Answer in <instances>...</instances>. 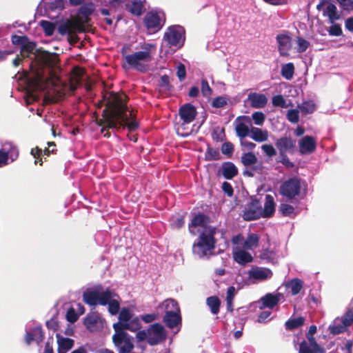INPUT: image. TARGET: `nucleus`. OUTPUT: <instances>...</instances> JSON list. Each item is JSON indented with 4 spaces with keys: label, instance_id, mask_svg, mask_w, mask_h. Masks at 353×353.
I'll use <instances>...</instances> for the list:
<instances>
[{
    "label": "nucleus",
    "instance_id": "6",
    "mask_svg": "<svg viewBox=\"0 0 353 353\" xmlns=\"http://www.w3.org/2000/svg\"><path fill=\"white\" fill-rule=\"evenodd\" d=\"M83 30V23L77 17L63 19L57 24L58 32L61 35H67L70 43H75L77 41L76 33Z\"/></svg>",
    "mask_w": 353,
    "mask_h": 353
},
{
    "label": "nucleus",
    "instance_id": "54",
    "mask_svg": "<svg viewBox=\"0 0 353 353\" xmlns=\"http://www.w3.org/2000/svg\"><path fill=\"white\" fill-rule=\"evenodd\" d=\"M332 25L331 26V27L330 28L328 32H329V34L331 36H340L342 34V30H341V28L340 26V25L339 24H336V23H332Z\"/></svg>",
    "mask_w": 353,
    "mask_h": 353
},
{
    "label": "nucleus",
    "instance_id": "33",
    "mask_svg": "<svg viewBox=\"0 0 353 353\" xmlns=\"http://www.w3.org/2000/svg\"><path fill=\"white\" fill-rule=\"evenodd\" d=\"M275 211V203L274 197L270 194L265 196V201L264 203V208H262L263 217H270L273 215Z\"/></svg>",
    "mask_w": 353,
    "mask_h": 353
},
{
    "label": "nucleus",
    "instance_id": "49",
    "mask_svg": "<svg viewBox=\"0 0 353 353\" xmlns=\"http://www.w3.org/2000/svg\"><path fill=\"white\" fill-rule=\"evenodd\" d=\"M286 117L290 122L297 123L299 121V111L296 109L289 110Z\"/></svg>",
    "mask_w": 353,
    "mask_h": 353
},
{
    "label": "nucleus",
    "instance_id": "3",
    "mask_svg": "<svg viewBox=\"0 0 353 353\" xmlns=\"http://www.w3.org/2000/svg\"><path fill=\"white\" fill-rule=\"evenodd\" d=\"M153 48L154 46L152 44H145L143 47V50L126 55L125 61L130 68L137 71L145 72L152 60V48Z\"/></svg>",
    "mask_w": 353,
    "mask_h": 353
},
{
    "label": "nucleus",
    "instance_id": "9",
    "mask_svg": "<svg viewBox=\"0 0 353 353\" xmlns=\"http://www.w3.org/2000/svg\"><path fill=\"white\" fill-rule=\"evenodd\" d=\"M164 41L171 46L181 48L185 41V30L180 26H172L164 34Z\"/></svg>",
    "mask_w": 353,
    "mask_h": 353
},
{
    "label": "nucleus",
    "instance_id": "63",
    "mask_svg": "<svg viewBox=\"0 0 353 353\" xmlns=\"http://www.w3.org/2000/svg\"><path fill=\"white\" fill-rule=\"evenodd\" d=\"M122 1L123 0H102V3L113 8L119 5Z\"/></svg>",
    "mask_w": 353,
    "mask_h": 353
},
{
    "label": "nucleus",
    "instance_id": "64",
    "mask_svg": "<svg viewBox=\"0 0 353 353\" xmlns=\"http://www.w3.org/2000/svg\"><path fill=\"white\" fill-rule=\"evenodd\" d=\"M271 314H272V312L270 310H266V311L262 312L259 316L258 322L262 323V322L265 321L270 317Z\"/></svg>",
    "mask_w": 353,
    "mask_h": 353
},
{
    "label": "nucleus",
    "instance_id": "48",
    "mask_svg": "<svg viewBox=\"0 0 353 353\" xmlns=\"http://www.w3.org/2000/svg\"><path fill=\"white\" fill-rule=\"evenodd\" d=\"M272 104L274 106L281 107L283 108H287L290 106V104H288L282 95H276L272 98Z\"/></svg>",
    "mask_w": 353,
    "mask_h": 353
},
{
    "label": "nucleus",
    "instance_id": "12",
    "mask_svg": "<svg viewBox=\"0 0 353 353\" xmlns=\"http://www.w3.org/2000/svg\"><path fill=\"white\" fill-rule=\"evenodd\" d=\"M353 323V312L347 310L345 314L340 318H336L333 323L329 326L330 332L334 334H339L345 331L347 327Z\"/></svg>",
    "mask_w": 353,
    "mask_h": 353
},
{
    "label": "nucleus",
    "instance_id": "5",
    "mask_svg": "<svg viewBox=\"0 0 353 353\" xmlns=\"http://www.w3.org/2000/svg\"><path fill=\"white\" fill-rule=\"evenodd\" d=\"M158 310L165 313L163 320L169 327H174L181 323L180 309L174 299H166L159 305Z\"/></svg>",
    "mask_w": 353,
    "mask_h": 353
},
{
    "label": "nucleus",
    "instance_id": "2",
    "mask_svg": "<svg viewBox=\"0 0 353 353\" xmlns=\"http://www.w3.org/2000/svg\"><path fill=\"white\" fill-rule=\"evenodd\" d=\"M124 94L110 95L108 102L109 113L105 117V125L109 128L117 130L128 127L130 132H133L137 128L138 123L133 119L132 112L128 110Z\"/></svg>",
    "mask_w": 353,
    "mask_h": 353
},
{
    "label": "nucleus",
    "instance_id": "14",
    "mask_svg": "<svg viewBox=\"0 0 353 353\" xmlns=\"http://www.w3.org/2000/svg\"><path fill=\"white\" fill-rule=\"evenodd\" d=\"M262 216V207L257 199H252L245 206L243 218L246 221L257 219Z\"/></svg>",
    "mask_w": 353,
    "mask_h": 353
},
{
    "label": "nucleus",
    "instance_id": "62",
    "mask_svg": "<svg viewBox=\"0 0 353 353\" xmlns=\"http://www.w3.org/2000/svg\"><path fill=\"white\" fill-rule=\"evenodd\" d=\"M225 104L226 100L223 97H217L212 102V105L215 108H221Z\"/></svg>",
    "mask_w": 353,
    "mask_h": 353
},
{
    "label": "nucleus",
    "instance_id": "60",
    "mask_svg": "<svg viewBox=\"0 0 353 353\" xmlns=\"http://www.w3.org/2000/svg\"><path fill=\"white\" fill-rule=\"evenodd\" d=\"M219 152L213 148H208L207 151V157L209 160H216L219 158Z\"/></svg>",
    "mask_w": 353,
    "mask_h": 353
},
{
    "label": "nucleus",
    "instance_id": "11",
    "mask_svg": "<svg viewBox=\"0 0 353 353\" xmlns=\"http://www.w3.org/2000/svg\"><path fill=\"white\" fill-rule=\"evenodd\" d=\"M108 290L103 291L101 288L94 290H87L83 294V301L91 306H94L97 304L105 305V297L108 296Z\"/></svg>",
    "mask_w": 353,
    "mask_h": 353
},
{
    "label": "nucleus",
    "instance_id": "10",
    "mask_svg": "<svg viewBox=\"0 0 353 353\" xmlns=\"http://www.w3.org/2000/svg\"><path fill=\"white\" fill-rule=\"evenodd\" d=\"M115 332L112 340L119 353H130L134 348L133 339L123 330Z\"/></svg>",
    "mask_w": 353,
    "mask_h": 353
},
{
    "label": "nucleus",
    "instance_id": "24",
    "mask_svg": "<svg viewBox=\"0 0 353 353\" xmlns=\"http://www.w3.org/2000/svg\"><path fill=\"white\" fill-rule=\"evenodd\" d=\"M276 146L279 151V154L283 155L293 150L295 141L291 137H283L277 139Z\"/></svg>",
    "mask_w": 353,
    "mask_h": 353
},
{
    "label": "nucleus",
    "instance_id": "57",
    "mask_svg": "<svg viewBox=\"0 0 353 353\" xmlns=\"http://www.w3.org/2000/svg\"><path fill=\"white\" fill-rule=\"evenodd\" d=\"M177 77L179 79L182 81L185 79L186 76V70L185 65L182 63H179L177 66V72H176Z\"/></svg>",
    "mask_w": 353,
    "mask_h": 353
},
{
    "label": "nucleus",
    "instance_id": "56",
    "mask_svg": "<svg viewBox=\"0 0 353 353\" xmlns=\"http://www.w3.org/2000/svg\"><path fill=\"white\" fill-rule=\"evenodd\" d=\"M201 92L205 97H208L212 94V89L205 79L201 80Z\"/></svg>",
    "mask_w": 353,
    "mask_h": 353
},
{
    "label": "nucleus",
    "instance_id": "37",
    "mask_svg": "<svg viewBox=\"0 0 353 353\" xmlns=\"http://www.w3.org/2000/svg\"><path fill=\"white\" fill-rule=\"evenodd\" d=\"M57 340L59 346L58 348L62 349L65 351H69L72 349L74 343L73 339L63 337L59 334H57Z\"/></svg>",
    "mask_w": 353,
    "mask_h": 353
},
{
    "label": "nucleus",
    "instance_id": "26",
    "mask_svg": "<svg viewBox=\"0 0 353 353\" xmlns=\"http://www.w3.org/2000/svg\"><path fill=\"white\" fill-rule=\"evenodd\" d=\"M281 297L282 294L280 293H268L261 298L259 303H261V305L259 306V307L261 309H263L265 307L272 309L275 305L278 304Z\"/></svg>",
    "mask_w": 353,
    "mask_h": 353
},
{
    "label": "nucleus",
    "instance_id": "36",
    "mask_svg": "<svg viewBox=\"0 0 353 353\" xmlns=\"http://www.w3.org/2000/svg\"><path fill=\"white\" fill-rule=\"evenodd\" d=\"M238 173L236 167L230 162L225 163L222 165V174L228 179H232Z\"/></svg>",
    "mask_w": 353,
    "mask_h": 353
},
{
    "label": "nucleus",
    "instance_id": "51",
    "mask_svg": "<svg viewBox=\"0 0 353 353\" xmlns=\"http://www.w3.org/2000/svg\"><path fill=\"white\" fill-rule=\"evenodd\" d=\"M261 150L268 157H272L276 154V149L271 144L262 145Z\"/></svg>",
    "mask_w": 353,
    "mask_h": 353
},
{
    "label": "nucleus",
    "instance_id": "29",
    "mask_svg": "<svg viewBox=\"0 0 353 353\" xmlns=\"http://www.w3.org/2000/svg\"><path fill=\"white\" fill-rule=\"evenodd\" d=\"M108 296L105 297V305H108L109 312L112 315H115L118 313L120 307V303L119 300V298L116 294H114L112 291L108 290Z\"/></svg>",
    "mask_w": 353,
    "mask_h": 353
},
{
    "label": "nucleus",
    "instance_id": "20",
    "mask_svg": "<svg viewBox=\"0 0 353 353\" xmlns=\"http://www.w3.org/2000/svg\"><path fill=\"white\" fill-rule=\"evenodd\" d=\"M307 341L299 345V353H325V350L319 345L313 336H307Z\"/></svg>",
    "mask_w": 353,
    "mask_h": 353
},
{
    "label": "nucleus",
    "instance_id": "8",
    "mask_svg": "<svg viewBox=\"0 0 353 353\" xmlns=\"http://www.w3.org/2000/svg\"><path fill=\"white\" fill-rule=\"evenodd\" d=\"M18 148L12 142H5L0 147V168L6 166L17 159Z\"/></svg>",
    "mask_w": 353,
    "mask_h": 353
},
{
    "label": "nucleus",
    "instance_id": "34",
    "mask_svg": "<svg viewBox=\"0 0 353 353\" xmlns=\"http://www.w3.org/2000/svg\"><path fill=\"white\" fill-rule=\"evenodd\" d=\"M43 335L40 327H36L31 331H27L26 335V342L30 345L32 341L39 343L43 340Z\"/></svg>",
    "mask_w": 353,
    "mask_h": 353
},
{
    "label": "nucleus",
    "instance_id": "25",
    "mask_svg": "<svg viewBox=\"0 0 353 353\" xmlns=\"http://www.w3.org/2000/svg\"><path fill=\"white\" fill-rule=\"evenodd\" d=\"M249 277L256 281H264L271 278L272 271L266 268L255 267L249 271Z\"/></svg>",
    "mask_w": 353,
    "mask_h": 353
},
{
    "label": "nucleus",
    "instance_id": "18",
    "mask_svg": "<svg viewBox=\"0 0 353 353\" xmlns=\"http://www.w3.org/2000/svg\"><path fill=\"white\" fill-rule=\"evenodd\" d=\"M207 228H213L207 225V217L201 214L196 215L189 224V231L194 235H196L197 233L201 234Z\"/></svg>",
    "mask_w": 353,
    "mask_h": 353
},
{
    "label": "nucleus",
    "instance_id": "47",
    "mask_svg": "<svg viewBox=\"0 0 353 353\" xmlns=\"http://www.w3.org/2000/svg\"><path fill=\"white\" fill-rule=\"evenodd\" d=\"M296 43L297 44V52H305L310 45L308 41L299 37L296 38Z\"/></svg>",
    "mask_w": 353,
    "mask_h": 353
},
{
    "label": "nucleus",
    "instance_id": "50",
    "mask_svg": "<svg viewBox=\"0 0 353 353\" xmlns=\"http://www.w3.org/2000/svg\"><path fill=\"white\" fill-rule=\"evenodd\" d=\"M40 25L45 31L46 35L50 36L53 34L55 26L52 22L48 21H41L40 22Z\"/></svg>",
    "mask_w": 353,
    "mask_h": 353
},
{
    "label": "nucleus",
    "instance_id": "52",
    "mask_svg": "<svg viewBox=\"0 0 353 353\" xmlns=\"http://www.w3.org/2000/svg\"><path fill=\"white\" fill-rule=\"evenodd\" d=\"M252 118L254 121V124L257 125H262L265 121V115L261 112H254L252 115Z\"/></svg>",
    "mask_w": 353,
    "mask_h": 353
},
{
    "label": "nucleus",
    "instance_id": "30",
    "mask_svg": "<svg viewBox=\"0 0 353 353\" xmlns=\"http://www.w3.org/2000/svg\"><path fill=\"white\" fill-rule=\"evenodd\" d=\"M243 247L238 245V246L234 250L233 255L234 260L240 263L244 264L246 263L251 262L252 261V255Z\"/></svg>",
    "mask_w": 353,
    "mask_h": 353
},
{
    "label": "nucleus",
    "instance_id": "42",
    "mask_svg": "<svg viewBox=\"0 0 353 353\" xmlns=\"http://www.w3.org/2000/svg\"><path fill=\"white\" fill-rule=\"evenodd\" d=\"M294 72V67L292 63H288L282 66L281 74L288 80H290L293 77Z\"/></svg>",
    "mask_w": 353,
    "mask_h": 353
},
{
    "label": "nucleus",
    "instance_id": "41",
    "mask_svg": "<svg viewBox=\"0 0 353 353\" xmlns=\"http://www.w3.org/2000/svg\"><path fill=\"white\" fill-rule=\"evenodd\" d=\"M300 111L304 114H312L316 110V105L312 101H305L298 105Z\"/></svg>",
    "mask_w": 353,
    "mask_h": 353
},
{
    "label": "nucleus",
    "instance_id": "59",
    "mask_svg": "<svg viewBox=\"0 0 353 353\" xmlns=\"http://www.w3.org/2000/svg\"><path fill=\"white\" fill-rule=\"evenodd\" d=\"M233 145L230 142L224 143L221 147V152L224 154H231L233 151Z\"/></svg>",
    "mask_w": 353,
    "mask_h": 353
},
{
    "label": "nucleus",
    "instance_id": "28",
    "mask_svg": "<svg viewBox=\"0 0 353 353\" xmlns=\"http://www.w3.org/2000/svg\"><path fill=\"white\" fill-rule=\"evenodd\" d=\"M196 115V110L194 106L190 103H186L179 109L180 120L192 122L194 120Z\"/></svg>",
    "mask_w": 353,
    "mask_h": 353
},
{
    "label": "nucleus",
    "instance_id": "23",
    "mask_svg": "<svg viewBox=\"0 0 353 353\" xmlns=\"http://www.w3.org/2000/svg\"><path fill=\"white\" fill-rule=\"evenodd\" d=\"M276 41L280 54L283 57L288 56L289 51L292 48V39L290 36L286 33L280 34L277 35Z\"/></svg>",
    "mask_w": 353,
    "mask_h": 353
},
{
    "label": "nucleus",
    "instance_id": "4",
    "mask_svg": "<svg viewBox=\"0 0 353 353\" xmlns=\"http://www.w3.org/2000/svg\"><path fill=\"white\" fill-rule=\"evenodd\" d=\"M215 228H207L205 231L200 234L199 241L193 245L192 250L194 254L203 258L210 255L214 248Z\"/></svg>",
    "mask_w": 353,
    "mask_h": 353
},
{
    "label": "nucleus",
    "instance_id": "45",
    "mask_svg": "<svg viewBox=\"0 0 353 353\" xmlns=\"http://www.w3.org/2000/svg\"><path fill=\"white\" fill-rule=\"evenodd\" d=\"M44 3L47 9L61 10L63 8V0H44Z\"/></svg>",
    "mask_w": 353,
    "mask_h": 353
},
{
    "label": "nucleus",
    "instance_id": "55",
    "mask_svg": "<svg viewBox=\"0 0 353 353\" xmlns=\"http://www.w3.org/2000/svg\"><path fill=\"white\" fill-rule=\"evenodd\" d=\"M79 314L74 308H70L66 314V319L70 323H74L79 319Z\"/></svg>",
    "mask_w": 353,
    "mask_h": 353
},
{
    "label": "nucleus",
    "instance_id": "61",
    "mask_svg": "<svg viewBox=\"0 0 353 353\" xmlns=\"http://www.w3.org/2000/svg\"><path fill=\"white\" fill-rule=\"evenodd\" d=\"M222 190L225 194L228 196H232L233 194V188L232 185L228 182H223L222 184Z\"/></svg>",
    "mask_w": 353,
    "mask_h": 353
},
{
    "label": "nucleus",
    "instance_id": "22",
    "mask_svg": "<svg viewBox=\"0 0 353 353\" xmlns=\"http://www.w3.org/2000/svg\"><path fill=\"white\" fill-rule=\"evenodd\" d=\"M299 146L301 154H310L315 151L316 141L314 137L307 135L299 141Z\"/></svg>",
    "mask_w": 353,
    "mask_h": 353
},
{
    "label": "nucleus",
    "instance_id": "43",
    "mask_svg": "<svg viewBox=\"0 0 353 353\" xmlns=\"http://www.w3.org/2000/svg\"><path fill=\"white\" fill-rule=\"evenodd\" d=\"M207 304L212 314H216L219 311L220 301L216 296H210L207 299Z\"/></svg>",
    "mask_w": 353,
    "mask_h": 353
},
{
    "label": "nucleus",
    "instance_id": "53",
    "mask_svg": "<svg viewBox=\"0 0 353 353\" xmlns=\"http://www.w3.org/2000/svg\"><path fill=\"white\" fill-rule=\"evenodd\" d=\"M280 211L285 216H291L294 214V208L289 204L282 203L280 205Z\"/></svg>",
    "mask_w": 353,
    "mask_h": 353
},
{
    "label": "nucleus",
    "instance_id": "31",
    "mask_svg": "<svg viewBox=\"0 0 353 353\" xmlns=\"http://www.w3.org/2000/svg\"><path fill=\"white\" fill-rule=\"evenodd\" d=\"M176 131L178 135L181 137H188L193 132V125L192 122L179 120L175 125Z\"/></svg>",
    "mask_w": 353,
    "mask_h": 353
},
{
    "label": "nucleus",
    "instance_id": "35",
    "mask_svg": "<svg viewBox=\"0 0 353 353\" xmlns=\"http://www.w3.org/2000/svg\"><path fill=\"white\" fill-rule=\"evenodd\" d=\"M250 136L255 141L263 142L268 139V132L259 128L252 127L250 129Z\"/></svg>",
    "mask_w": 353,
    "mask_h": 353
},
{
    "label": "nucleus",
    "instance_id": "21",
    "mask_svg": "<svg viewBox=\"0 0 353 353\" xmlns=\"http://www.w3.org/2000/svg\"><path fill=\"white\" fill-rule=\"evenodd\" d=\"M259 236L256 234H250L246 239L241 236L233 238V243L237 244L245 250H253L259 245Z\"/></svg>",
    "mask_w": 353,
    "mask_h": 353
},
{
    "label": "nucleus",
    "instance_id": "19",
    "mask_svg": "<svg viewBox=\"0 0 353 353\" xmlns=\"http://www.w3.org/2000/svg\"><path fill=\"white\" fill-rule=\"evenodd\" d=\"M251 119L248 116L239 117L234 121L236 135L240 138H244L250 134V125Z\"/></svg>",
    "mask_w": 353,
    "mask_h": 353
},
{
    "label": "nucleus",
    "instance_id": "38",
    "mask_svg": "<svg viewBox=\"0 0 353 353\" xmlns=\"http://www.w3.org/2000/svg\"><path fill=\"white\" fill-rule=\"evenodd\" d=\"M288 289L290 290L292 295L298 294L303 288V283L300 279H295L288 281L286 283Z\"/></svg>",
    "mask_w": 353,
    "mask_h": 353
},
{
    "label": "nucleus",
    "instance_id": "27",
    "mask_svg": "<svg viewBox=\"0 0 353 353\" xmlns=\"http://www.w3.org/2000/svg\"><path fill=\"white\" fill-rule=\"evenodd\" d=\"M84 325L90 331L95 332L103 327V321L98 314H91L84 320Z\"/></svg>",
    "mask_w": 353,
    "mask_h": 353
},
{
    "label": "nucleus",
    "instance_id": "7",
    "mask_svg": "<svg viewBox=\"0 0 353 353\" xmlns=\"http://www.w3.org/2000/svg\"><path fill=\"white\" fill-rule=\"evenodd\" d=\"M119 319V321L113 325L115 331L125 329L134 332L141 327L139 319L134 316L132 311L129 308L123 307L121 309Z\"/></svg>",
    "mask_w": 353,
    "mask_h": 353
},
{
    "label": "nucleus",
    "instance_id": "17",
    "mask_svg": "<svg viewBox=\"0 0 353 353\" xmlns=\"http://www.w3.org/2000/svg\"><path fill=\"white\" fill-rule=\"evenodd\" d=\"M148 343L154 345L164 341L166 337V333L164 327L158 323L151 325L148 329Z\"/></svg>",
    "mask_w": 353,
    "mask_h": 353
},
{
    "label": "nucleus",
    "instance_id": "16",
    "mask_svg": "<svg viewBox=\"0 0 353 353\" xmlns=\"http://www.w3.org/2000/svg\"><path fill=\"white\" fill-rule=\"evenodd\" d=\"M317 9L323 10V15L328 17L330 23H334L335 21L340 19L336 6L332 3L330 0H321L317 5Z\"/></svg>",
    "mask_w": 353,
    "mask_h": 353
},
{
    "label": "nucleus",
    "instance_id": "13",
    "mask_svg": "<svg viewBox=\"0 0 353 353\" xmlns=\"http://www.w3.org/2000/svg\"><path fill=\"white\" fill-rule=\"evenodd\" d=\"M301 190L300 180L296 178L290 179L283 182L280 186L279 192L288 199L294 198Z\"/></svg>",
    "mask_w": 353,
    "mask_h": 353
},
{
    "label": "nucleus",
    "instance_id": "58",
    "mask_svg": "<svg viewBox=\"0 0 353 353\" xmlns=\"http://www.w3.org/2000/svg\"><path fill=\"white\" fill-rule=\"evenodd\" d=\"M340 6L347 10L353 9V0H336Z\"/></svg>",
    "mask_w": 353,
    "mask_h": 353
},
{
    "label": "nucleus",
    "instance_id": "32",
    "mask_svg": "<svg viewBox=\"0 0 353 353\" xmlns=\"http://www.w3.org/2000/svg\"><path fill=\"white\" fill-rule=\"evenodd\" d=\"M248 101H250L252 107L255 108H261L266 105L268 99L263 94L253 92L248 95Z\"/></svg>",
    "mask_w": 353,
    "mask_h": 353
},
{
    "label": "nucleus",
    "instance_id": "39",
    "mask_svg": "<svg viewBox=\"0 0 353 353\" xmlns=\"http://www.w3.org/2000/svg\"><path fill=\"white\" fill-rule=\"evenodd\" d=\"M241 161L245 166L253 168L257 163L258 159L254 153L246 152L242 155Z\"/></svg>",
    "mask_w": 353,
    "mask_h": 353
},
{
    "label": "nucleus",
    "instance_id": "46",
    "mask_svg": "<svg viewBox=\"0 0 353 353\" xmlns=\"http://www.w3.org/2000/svg\"><path fill=\"white\" fill-rule=\"evenodd\" d=\"M304 323V319L303 317H298L292 319H289L285 323V327L287 330H293L302 325Z\"/></svg>",
    "mask_w": 353,
    "mask_h": 353
},
{
    "label": "nucleus",
    "instance_id": "15",
    "mask_svg": "<svg viewBox=\"0 0 353 353\" xmlns=\"http://www.w3.org/2000/svg\"><path fill=\"white\" fill-rule=\"evenodd\" d=\"M145 25L148 30L155 32L164 23V14L161 12H150L144 18Z\"/></svg>",
    "mask_w": 353,
    "mask_h": 353
},
{
    "label": "nucleus",
    "instance_id": "40",
    "mask_svg": "<svg viewBox=\"0 0 353 353\" xmlns=\"http://www.w3.org/2000/svg\"><path fill=\"white\" fill-rule=\"evenodd\" d=\"M145 0H131L130 11L134 15H141L143 8Z\"/></svg>",
    "mask_w": 353,
    "mask_h": 353
},
{
    "label": "nucleus",
    "instance_id": "44",
    "mask_svg": "<svg viewBox=\"0 0 353 353\" xmlns=\"http://www.w3.org/2000/svg\"><path fill=\"white\" fill-rule=\"evenodd\" d=\"M184 224V216L177 214L173 215L170 220V225L173 229H179Z\"/></svg>",
    "mask_w": 353,
    "mask_h": 353
},
{
    "label": "nucleus",
    "instance_id": "1",
    "mask_svg": "<svg viewBox=\"0 0 353 353\" xmlns=\"http://www.w3.org/2000/svg\"><path fill=\"white\" fill-rule=\"evenodd\" d=\"M26 37L14 35L12 38L14 44L22 45L21 55L29 57V54H32L30 57L32 61L29 62L31 70V80L40 89L48 88L50 83H52L54 77V69L57 67L59 61L58 57L56 54L50 53L46 51L39 52L37 54L32 53L34 48V44H26Z\"/></svg>",
    "mask_w": 353,
    "mask_h": 353
}]
</instances>
